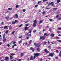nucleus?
I'll use <instances>...</instances> for the list:
<instances>
[{"mask_svg": "<svg viewBox=\"0 0 61 61\" xmlns=\"http://www.w3.org/2000/svg\"><path fill=\"white\" fill-rule=\"evenodd\" d=\"M58 20H61V18H59L58 19Z\"/></svg>", "mask_w": 61, "mask_h": 61, "instance_id": "09e8293b", "label": "nucleus"}, {"mask_svg": "<svg viewBox=\"0 0 61 61\" xmlns=\"http://www.w3.org/2000/svg\"><path fill=\"white\" fill-rule=\"evenodd\" d=\"M43 36H41L40 37V39H42V38H43Z\"/></svg>", "mask_w": 61, "mask_h": 61, "instance_id": "72a5a7b5", "label": "nucleus"}, {"mask_svg": "<svg viewBox=\"0 0 61 61\" xmlns=\"http://www.w3.org/2000/svg\"><path fill=\"white\" fill-rule=\"evenodd\" d=\"M23 12H25V10L24 9L23 10Z\"/></svg>", "mask_w": 61, "mask_h": 61, "instance_id": "2f4dec72", "label": "nucleus"}, {"mask_svg": "<svg viewBox=\"0 0 61 61\" xmlns=\"http://www.w3.org/2000/svg\"><path fill=\"white\" fill-rule=\"evenodd\" d=\"M58 29H60L61 30V28H58Z\"/></svg>", "mask_w": 61, "mask_h": 61, "instance_id": "bf43d9fd", "label": "nucleus"}, {"mask_svg": "<svg viewBox=\"0 0 61 61\" xmlns=\"http://www.w3.org/2000/svg\"><path fill=\"white\" fill-rule=\"evenodd\" d=\"M22 42V41H19V43L20 44V43H21V42Z\"/></svg>", "mask_w": 61, "mask_h": 61, "instance_id": "a18cd8bd", "label": "nucleus"}, {"mask_svg": "<svg viewBox=\"0 0 61 61\" xmlns=\"http://www.w3.org/2000/svg\"><path fill=\"white\" fill-rule=\"evenodd\" d=\"M30 58V60H33V56H31Z\"/></svg>", "mask_w": 61, "mask_h": 61, "instance_id": "4468645a", "label": "nucleus"}, {"mask_svg": "<svg viewBox=\"0 0 61 61\" xmlns=\"http://www.w3.org/2000/svg\"><path fill=\"white\" fill-rule=\"evenodd\" d=\"M10 55L11 56H14V55H15V54L12 53V54H11Z\"/></svg>", "mask_w": 61, "mask_h": 61, "instance_id": "473e14b6", "label": "nucleus"}, {"mask_svg": "<svg viewBox=\"0 0 61 61\" xmlns=\"http://www.w3.org/2000/svg\"><path fill=\"white\" fill-rule=\"evenodd\" d=\"M34 24H36V23H37V21L36 20H35L34 21Z\"/></svg>", "mask_w": 61, "mask_h": 61, "instance_id": "412c9836", "label": "nucleus"}, {"mask_svg": "<svg viewBox=\"0 0 61 61\" xmlns=\"http://www.w3.org/2000/svg\"><path fill=\"white\" fill-rule=\"evenodd\" d=\"M12 8H8V10H9V11L12 10Z\"/></svg>", "mask_w": 61, "mask_h": 61, "instance_id": "f8f14e48", "label": "nucleus"}, {"mask_svg": "<svg viewBox=\"0 0 61 61\" xmlns=\"http://www.w3.org/2000/svg\"><path fill=\"white\" fill-rule=\"evenodd\" d=\"M28 36H31V34H29V33H28Z\"/></svg>", "mask_w": 61, "mask_h": 61, "instance_id": "ddd939ff", "label": "nucleus"}, {"mask_svg": "<svg viewBox=\"0 0 61 61\" xmlns=\"http://www.w3.org/2000/svg\"><path fill=\"white\" fill-rule=\"evenodd\" d=\"M21 56H24V53H22L20 55Z\"/></svg>", "mask_w": 61, "mask_h": 61, "instance_id": "a211bd4d", "label": "nucleus"}, {"mask_svg": "<svg viewBox=\"0 0 61 61\" xmlns=\"http://www.w3.org/2000/svg\"><path fill=\"white\" fill-rule=\"evenodd\" d=\"M60 2V0H57V2L58 3H59Z\"/></svg>", "mask_w": 61, "mask_h": 61, "instance_id": "5701e85b", "label": "nucleus"}, {"mask_svg": "<svg viewBox=\"0 0 61 61\" xmlns=\"http://www.w3.org/2000/svg\"><path fill=\"white\" fill-rule=\"evenodd\" d=\"M54 4V3L53 2H52L51 3V6H54V4Z\"/></svg>", "mask_w": 61, "mask_h": 61, "instance_id": "423d86ee", "label": "nucleus"}, {"mask_svg": "<svg viewBox=\"0 0 61 61\" xmlns=\"http://www.w3.org/2000/svg\"><path fill=\"white\" fill-rule=\"evenodd\" d=\"M25 31H26V30H28V28L27 27H26L25 29Z\"/></svg>", "mask_w": 61, "mask_h": 61, "instance_id": "9d476101", "label": "nucleus"}, {"mask_svg": "<svg viewBox=\"0 0 61 61\" xmlns=\"http://www.w3.org/2000/svg\"><path fill=\"white\" fill-rule=\"evenodd\" d=\"M59 56H61V53L59 54Z\"/></svg>", "mask_w": 61, "mask_h": 61, "instance_id": "e2e57ef3", "label": "nucleus"}, {"mask_svg": "<svg viewBox=\"0 0 61 61\" xmlns=\"http://www.w3.org/2000/svg\"><path fill=\"white\" fill-rule=\"evenodd\" d=\"M30 49L32 50V52H33L34 51V50L33 49V48L32 47L30 48Z\"/></svg>", "mask_w": 61, "mask_h": 61, "instance_id": "f3484780", "label": "nucleus"}, {"mask_svg": "<svg viewBox=\"0 0 61 61\" xmlns=\"http://www.w3.org/2000/svg\"><path fill=\"white\" fill-rule=\"evenodd\" d=\"M46 13V12H43L42 13L43 15H44Z\"/></svg>", "mask_w": 61, "mask_h": 61, "instance_id": "ea45409f", "label": "nucleus"}, {"mask_svg": "<svg viewBox=\"0 0 61 61\" xmlns=\"http://www.w3.org/2000/svg\"><path fill=\"white\" fill-rule=\"evenodd\" d=\"M56 53H58V51L57 50H56Z\"/></svg>", "mask_w": 61, "mask_h": 61, "instance_id": "c9c22d12", "label": "nucleus"}, {"mask_svg": "<svg viewBox=\"0 0 61 61\" xmlns=\"http://www.w3.org/2000/svg\"><path fill=\"white\" fill-rule=\"evenodd\" d=\"M36 24H35V23H34L33 25V26L34 27H35V26H36Z\"/></svg>", "mask_w": 61, "mask_h": 61, "instance_id": "6ab92c4d", "label": "nucleus"}, {"mask_svg": "<svg viewBox=\"0 0 61 61\" xmlns=\"http://www.w3.org/2000/svg\"><path fill=\"white\" fill-rule=\"evenodd\" d=\"M46 9H49V8H46Z\"/></svg>", "mask_w": 61, "mask_h": 61, "instance_id": "680f3d73", "label": "nucleus"}, {"mask_svg": "<svg viewBox=\"0 0 61 61\" xmlns=\"http://www.w3.org/2000/svg\"><path fill=\"white\" fill-rule=\"evenodd\" d=\"M34 45L35 46H36V47H39V46H40V44H37L36 43H34Z\"/></svg>", "mask_w": 61, "mask_h": 61, "instance_id": "f03ea898", "label": "nucleus"}, {"mask_svg": "<svg viewBox=\"0 0 61 61\" xmlns=\"http://www.w3.org/2000/svg\"><path fill=\"white\" fill-rule=\"evenodd\" d=\"M43 20H40V21L39 24H41V23H42V22H43Z\"/></svg>", "mask_w": 61, "mask_h": 61, "instance_id": "2eb2a0df", "label": "nucleus"}, {"mask_svg": "<svg viewBox=\"0 0 61 61\" xmlns=\"http://www.w3.org/2000/svg\"><path fill=\"white\" fill-rule=\"evenodd\" d=\"M58 59V57H56V59Z\"/></svg>", "mask_w": 61, "mask_h": 61, "instance_id": "69168bd1", "label": "nucleus"}, {"mask_svg": "<svg viewBox=\"0 0 61 61\" xmlns=\"http://www.w3.org/2000/svg\"><path fill=\"white\" fill-rule=\"evenodd\" d=\"M31 42H32V41H30L29 42V44H31Z\"/></svg>", "mask_w": 61, "mask_h": 61, "instance_id": "f704fd0d", "label": "nucleus"}, {"mask_svg": "<svg viewBox=\"0 0 61 61\" xmlns=\"http://www.w3.org/2000/svg\"><path fill=\"white\" fill-rule=\"evenodd\" d=\"M4 23V22H2V23H1V24H2V25H3V24Z\"/></svg>", "mask_w": 61, "mask_h": 61, "instance_id": "13d9d810", "label": "nucleus"}, {"mask_svg": "<svg viewBox=\"0 0 61 61\" xmlns=\"http://www.w3.org/2000/svg\"><path fill=\"white\" fill-rule=\"evenodd\" d=\"M22 37V36H20L19 37V38H21Z\"/></svg>", "mask_w": 61, "mask_h": 61, "instance_id": "de8ad7c7", "label": "nucleus"}, {"mask_svg": "<svg viewBox=\"0 0 61 61\" xmlns=\"http://www.w3.org/2000/svg\"><path fill=\"white\" fill-rule=\"evenodd\" d=\"M46 1H47V0H43V1L44 2H46Z\"/></svg>", "mask_w": 61, "mask_h": 61, "instance_id": "58836bf2", "label": "nucleus"}, {"mask_svg": "<svg viewBox=\"0 0 61 61\" xmlns=\"http://www.w3.org/2000/svg\"><path fill=\"white\" fill-rule=\"evenodd\" d=\"M44 51L46 53H48L49 52L48 51H47V50H46V49H45L44 50Z\"/></svg>", "mask_w": 61, "mask_h": 61, "instance_id": "6e6552de", "label": "nucleus"}, {"mask_svg": "<svg viewBox=\"0 0 61 61\" xmlns=\"http://www.w3.org/2000/svg\"><path fill=\"white\" fill-rule=\"evenodd\" d=\"M57 33L58 34H59V33H60V31H57Z\"/></svg>", "mask_w": 61, "mask_h": 61, "instance_id": "79ce46f5", "label": "nucleus"}, {"mask_svg": "<svg viewBox=\"0 0 61 61\" xmlns=\"http://www.w3.org/2000/svg\"><path fill=\"white\" fill-rule=\"evenodd\" d=\"M17 22V20H15V21H14V22L13 21L12 22V24H15V23H16Z\"/></svg>", "mask_w": 61, "mask_h": 61, "instance_id": "20e7f679", "label": "nucleus"}, {"mask_svg": "<svg viewBox=\"0 0 61 61\" xmlns=\"http://www.w3.org/2000/svg\"><path fill=\"white\" fill-rule=\"evenodd\" d=\"M36 30H34V31H33V33H35V32H36Z\"/></svg>", "mask_w": 61, "mask_h": 61, "instance_id": "37998d69", "label": "nucleus"}, {"mask_svg": "<svg viewBox=\"0 0 61 61\" xmlns=\"http://www.w3.org/2000/svg\"><path fill=\"white\" fill-rule=\"evenodd\" d=\"M10 58H13V56H10Z\"/></svg>", "mask_w": 61, "mask_h": 61, "instance_id": "5fc2aeb1", "label": "nucleus"}, {"mask_svg": "<svg viewBox=\"0 0 61 61\" xmlns=\"http://www.w3.org/2000/svg\"><path fill=\"white\" fill-rule=\"evenodd\" d=\"M38 6V5H35V7H37Z\"/></svg>", "mask_w": 61, "mask_h": 61, "instance_id": "7c9ffc66", "label": "nucleus"}, {"mask_svg": "<svg viewBox=\"0 0 61 61\" xmlns=\"http://www.w3.org/2000/svg\"><path fill=\"white\" fill-rule=\"evenodd\" d=\"M15 17L17 18H18V16L17 15V14H15Z\"/></svg>", "mask_w": 61, "mask_h": 61, "instance_id": "1a4fd4ad", "label": "nucleus"}, {"mask_svg": "<svg viewBox=\"0 0 61 61\" xmlns=\"http://www.w3.org/2000/svg\"><path fill=\"white\" fill-rule=\"evenodd\" d=\"M7 46H8V47H9V46H10V45H9V44H8L7 45Z\"/></svg>", "mask_w": 61, "mask_h": 61, "instance_id": "49530a36", "label": "nucleus"}, {"mask_svg": "<svg viewBox=\"0 0 61 61\" xmlns=\"http://www.w3.org/2000/svg\"><path fill=\"white\" fill-rule=\"evenodd\" d=\"M26 38H27V39H29V37H27Z\"/></svg>", "mask_w": 61, "mask_h": 61, "instance_id": "774afa93", "label": "nucleus"}, {"mask_svg": "<svg viewBox=\"0 0 61 61\" xmlns=\"http://www.w3.org/2000/svg\"><path fill=\"white\" fill-rule=\"evenodd\" d=\"M26 25V27H27V26H28V25H29V24H25Z\"/></svg>", "mask_w": 61, "mask_h": 61, "instance_id": "4be33fe9", "label": "nucleus"}, {"mask_svg": "<svg viewBox=\"0 0 61 61\" xmlns=\"http://www.w3.org/2000/svg\"><path fill=\"white\" fill-rule=\"evenodd\" d=\"M27 60H30V58H27Z\"/></svg>", "mask_w": 61, "mask_h": 61, "instance_id": "e433bc0d", "label": "nucleus"}, {"mask_svg": "<svg viewBox=\"0 0 61 61\" xmlns=\"http://www.w3.org/2000/svg\"><path fill=\"white\" fill-rule=\"evenodd\" d=\"M54 36H55V34H52L51 35V37H54Z\"/></svg>", "mask_w": 61, "mask_h": 61, "instance_id": "0eeeda50", "label": "nucleus"}, {"mask_svg": "<svg viewBox=\"0 0 61 61\" xmlns=\"http://www.w3.org/2000/svg\"><path fill=\"white\" fill-rule=\"evenodd\" d=\"M46 33H44V36H46Z\"/></svg>", "mask_w": 61, "mask_h": 61, "instance_id": "864d4df0", "label": "nucleus"}, {"mask_svg": "<svg viewBox=\"0 0 61 61\" xmlns=\"http://www.w3.org/2000/svg\"><path fill=\"white\" fill-rule=\"evenodd\" d=\"M34 55L35 56H34L33 57V59H35V58H36V57H37V56H39V54L38 53H34Z\"/></svg>", "mask_w": 61, "mask_h": 61, "instance_id": "f257e3e1", "label": "nucleus"}, {"mask_svg": "<svg viewBox=\"0 0 61 61\" xmlns=\"http://www.w3.org/2000/svg\"><path fill=\"white\" fill-rule=\"evenodd\" d=\"M49 20H50V21H53V20L52 19H50Z\"/></svg>", "mask_w": 61, "mask_h": 61, "instance_id": "a19ab883", "label": "nucleus"}, {"mask_svg": "<svg viewBox=\"0 0 61 61\" xmlns=\"http://www.w3.org/2000/svg\"><path fill=\"white\" fill-rule=\"evenodd\" d=\"M31 32H32V31L31 30H30V31L29 33H31Z\"/></svg>", "mask_w": 61, "mask_h": 61, "instance_id": "4d7b16f0", "label": "nucleus"}, {"mask_svg": "<svg viewBox=\"0 0 61 61\" xmlns=\"http://www.w3.org/2000/svg\"><path fill=\"white\" fill-rule=\"evenodd\" d=\"M7 26H5L4 28V29H6V28H7Z\"/></svg>", "mask_w": 61, "mask_h": 61, "instance_id": "c756f323", "label": "nucleus"}, {"mask_svg": "<svg viewBox=\"0 0 61 61\" xmlns=\"http://www.w3.org/2000/svg\"><path fill=\"white\" fill-rule=\"evenodd\" d=\"M5 60L7 61L8 60V59H9V57H5Z\"/></svg>", "mask_w": 61, "mask_h": 61, "instance_id": "39448f33", "label": "nucleus"}, {"mask_svg": "<svg viewBox=\"0 0 61 61\" xmlns=\"http://www.w3.org/2000/svg\"><path fill=\"white\" fill-rule=\"evenodd\" d=\"M23 25L22 24H21L20 25V26H19V27H21Z\"/></svg>", "mask_w": 61, "mask_h": 61, "instance_id": "4c0bfd02", "label": "nucleus"}, {"mask_svg": "<svg viewBox=\"0 0 61 61\" xmlns=\"http://www.w3.org/2000/svg\"><path fill=\"white\" fill-rule=\"evenodd\" d=\"M55 55V54L53 53H51L49 55V56H51L53 57L54 56V55Z\"/></svg>", "mask_w": 61, "mask_h": 61, "instance_id": "7ed1b4c3", "label": "nucleus"}, {"mask_svg": "<svg viewBox=\"0 0 61 61\" xmlns=\"http://www.w3.org/2000/svg\"><path fill=\"white\" fill-rule=\"evenodd\" d=\"M5 41H6V39H4L3 41V42H5Z\"/></svg>", "mask_w": 61, "mask_h": 61, "instance_id": "a878e982", "label": "nucleus"}, {"mask_svg": "<svg viewBox=\"0 0 61 61\" xmlns=\"http://www.w3.org/2000/svg\"><path fill=\"white\" fill-rule=\"evenodd\" d=\"M21 59H19L18 60V61H21Z\"/></svg>", "mask_w": 61, "mask_h": 61, "instance_id": "8fccbe9b", "label": "nucleus"}, {"mask_svg": "<svg viewBox=\"0 0 61 61\" xmlns=\"http://www.w3.org/2000/svg\"><path fill=\"white\" fill-rule=\"evenodd\" d=\"M58 16H59V15H56V18H58Z\"/></svg>", "mask_w": 61, "mask_h": 61, "instance_id": "bb28decb", "label": "nucleus"}, {"mask_svg": "<svg viewBox=\"0 0 61 61\" xmlns=\"http://www.w3.org/2000/svg\"><path fill=\"white\" fill-rule=\"evenodd\" d=\"M15 33V31H14L12 32V34H13Z\"/></svg>", "mask_w": 61, "mask_h": 61, "instance_id": "c03bdc74", "label": "nucleus"}, {"mask_svg": "<svg viewBox=\"0 0 61 61\" xmlns=\"http://www.w3.org/2000/svg\"><path fill=\"white\" fill-rule=\"evenodd\" d=\"M6 19H7V20H8V18H9V17H5Z\"/></svg>", "mask_w": 61, "mask_h": 61, "instance_id": "cd10ccee", "label": "nucleus"}, {"mask_svg": "<svg viewBox=\"0 0 61 61\" xmlns=\"http://www.w3.org/2000/svg\"><path fill=\"white\" fill-rule=\"evenodd\" d=\"M48 49H50V48H51V46H49L48 47Z\"/></svg>", "mask_w": 61, "mask_h": 61, "instance_id": "c85d7f7f", "label": "nucleus"}, {"mask_svg": "<svg viewBox=\"0 0 61 61\" xmlns=\"http://www.w3.org/2000/svg\"><path fill=\"white\" fill-rule=\"evenodd\" d=\"M37 51L38 52H39V51H40V50H39V48H38L37 49Z\"/></svg>", "mask_w": 61, "mask_h": 61, "instance_id": "aec40b11", "label": "nucleus"}, {"mask_svg": "<svg viewBox=\"0 0 61 61\" xmlns=\"http://www.w3.org/2000/svg\"><path fill=\"white\" fill-rule=\"evenodd\" d=\"M18 7H19V5H16L15 6V7H16V8H18Z\"/></svg>", "mask_w": 61, "mask_h": 61, "instance_id": "b1692460", "label": "nucleus"}, {"mask_svg": "<svg viewBox=\"0 0 61 61\" xmlns=\"http://www.w3.org/2000/svg\"><path fill=\"white\" fill-rule=\"evenodd\" d=\"M45 37H43L42 38V40H44V39H45Z\"/></svg>", "mask_w": 61, "mask_h": 61, "instance_id": "3c124183", "label": "nucleus"}, {"mask_svg": "<svg viewBox=\"0 0 61 61\" xmlns=\"http://www.w3.org/2000/svg\"><path fill=\"white\" fill-rule=\"evenodd\" d=\"M41 1H38V4H40V3H41Z\"/></svg>", "mask_w": 61, "mask_h": 61, "instance_id": "603ef678", "label": "nucleus"}, {"mask_svg": "<svg viewBox=\"0 0 61 61\" xmlns=\"http://www.w3.org/2000/svg\"><path fill=\"white\" fill-rule=\"evenodd\" d=\"M58 36H61V35H60V34H59V35H58Z\"/></svg>", "mask_w": 61, "mask_h": 61, "instance_id": "6e6d98bb", "label": "nucleus"}, {"mask_svg": "<svg viewBox=\"0 0 61 61\" xmlns=\"http://www.w3.org/2000/svg\"><path fill=\"white\" fill-rule=\"evenodd\" d=\"M16 46V45L15 44L14 45L12 46V48H14V46Z\"/></svg>", "mask_w": 61, "mask_h": 61, "instance_id": "9b49d317", "label": "nucleus"}, {"mask_svg": "<svg viewBox=\"0 0 61 61\" xmlns=\"http://www.w3.org/2000/svg\"><path fill=\"white\" fill-rule=\"evenodd\" d=\"M57 41L59 42H60V43H61V41L60 40H57Z\"/></svg>", "mask_w": 61, "mask_h": 61, "instance_id": "393cba45", "label": "nucleus"}, {"mask_svg": "<svg viewBox=\"0 0 61 61\" xmlns=\"http://www.w3.org/2000/svg\"><path fill=\"white\" fill-rule=\"evenodd\" d=\"M8 33V31L6 30V33Z\"/></svg>", "mask_w": 61, "mask_h": 61, "instance_id": "338daca9", "label": "nucleus"}, {"mask_svg": "<svg viewBox=\"0 0 61 61\" xmlns=\"http://www.w3.org/2000/svg\"><path fill=\"white\" fill-rule=\"evenodd\" d=\"M15 42L14 41L13 42V44H15Z\"/></svg>", "mask_w": 61, "mask_h": 61, "instance_id": "0e129e2a", "label": "nucleus"}, {"mask_svg": "<svg viewBox=\"0 0 61 61\" xmlns=\"http://www.w3.org/2000/svg\"><path fill=\"white\" fill-rule=\"evenodd\" d=\"M56 9H57V8H54L53 9V10H54V11H56Z\"/></svg>", "mask_w": 61, "mask_h": 61, "instance_id": "dca6fc26", "label": "nucleus"}, {"mask_svg": "<svg viewBox=\"0 0 61 61\" xmlns=\"http://www.w3.org/2000/svg\"><path fill=\"white\" fill-rule=\"evenodd\" d=\"M51 5V3H49V4L48 5Z\"/></svg>", "mask_w": 61, "mask_h": 61, "instance_id": "052dcab7", "label": "nucleus"}]
</instances>
